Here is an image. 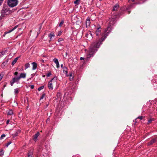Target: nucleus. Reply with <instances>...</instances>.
I'll return each mask as SVG.
<instances>
[{"label":"nucleus","mask_w":157,"mask_h":157,"mask_svg":"<svg viewBox=\"0 0 157 157\" xmlns=\"http://www.w3.org/2000/svg\"><path fill=\"white\" fill-rule=\"evenodd\" d=\"M116 17L111 18L110 19L109 25L107 28L105 30V33L102 34L101 38L96 39L95 41L92 42L91 44L89 51V54L87 58H89L93 57L94 54L98 51V48L103 42L109 33L111 32L112 28V25L115 22V18Z\"/></svg>","instance_id":"1"},{"label":"nucleus","mask_w":157,"mask_h":157,"mask_svg":"<svg viewBox=\"0 0 157 157\" xmlns=\"http://www.w3.org/2000/svg\"><path fill=\"white\" fill-rule=\"evenodd\" d=\"M18 2V0H8L7 2L8 6L11 7L16 6Z\"/></svg>","instance_id":"2"},{"label":"nucleus","mask_w":157,"mask_h":157,"mask_svg":"<svg viewBox=\"0 0 157 157\" xmlns=\"http://www.w3.org/2000/svg\"><path fill=\"white\" fill-rule=\"evenodd\" d=\"M11 13V11L10 10L9 8L7 7H3L1 11L2 15L3 16L5 15H7Z\"/></svg>","instance_id":"3"},{"label":"nucleus","mask_w":157,"mask_h":157,"mask_svg":"<svg viewBox=\"0 0 157 157\" xmlns=\"http://www.w3.org/2000/svg\"><path fill=\"white\" fill-rule=\"evenodd\" d=\"M20 79L18 77H15L10 81V85L11 86H13V84L16 82L17 83H19V80Z\"/></svg>","instance_id":"4"},{"label":"nucleus","mask_w":157,"mask_h":157,"mask_svg":"<svg viewBox=\"0 0 157 157\" xmlns=\"http://www.w3.org/2000/svg\"><path fill=\"white\" fill-rule=\"evenodd\" d=\"M129 9L128 8L126 7H123L121 9L119 12L117 13V15H115V16H120L124 14L123 12V11L125 10H128Z\"/></svg>","instance_id":"5"},{"label":"nucleus","mask_w":157,"mask_h":157,"mask_svg":"<svg viewBox=\"0 0 157 157\" xmlns=\"http://www.w3.org/2000/svg\"><path fill=\"white\" fill-rule=\"evenodd\" d=\"M101 29L100 26L97 27V29L95 31V33L97 36H99L101 34Z\"/></svg>","instance_id":"6"},{"label":"nucleus","mask_w":157,"mask_h":157,"mask_svg":"<svg viewBox=\"0 0 157 157\" xmlns=\"http://www.w3.org/2000/svg\"><path fill=\"white\" fill-rule=\"evenodd\" d=\"M157 142V137L153 138L152 140L147 144V146H149L152 145L154 143Z\"/></svg>","instance_id":"7"},{"label":"nucleus","mask_w":157,"mask_h":157,"mask_svg":"<svg viewBox=\"0 0 157 157\" xmlns=\"http://www.w3.org/2000/svg\"><path fill=\"white\" fill-rule=\"evenodd\" d=\"M55 78H56L55 77L51 79L50 81L48 83V87L49 89L52 90L53 89V86L52 82L55 79Z\"/></svg>","instance_id":"8"},{"label":"nucleus","mask_w":157,"mask_h":157,"mask_svg":"<svg viewBox=\"0 0 157 157\" xmlns=\"http://www.w3.org/2000/svg\"><path fill=\"white\" fill-rule=\"evenodd\" d=\"M33 149H30L27 153V157H33Z\"/></svg>","instance_id":"9"},{"label":"nucleus","mask_w":157,"mask_h":157,"mask_svg":"<svg viewBox=\"0 0 157 157\" xmlns=\"http://www.w3.org/2000/svg\"><path fill=\"white\" fill-rule=\"evenodd\" d=\"M63 69V72L64 73H65L66 76H68L69 75L68 74V68L65 66H64Z\"/></svg>","instance_id":"10"},{"label":"nucleus","mask_w":157,"mask_h":157,"mask_svg":"<svg viewBox=\"0 0 157 157\" xmlns=\"http://www.w3.org/2000/svg\"><path fill=\"white\" fill-rule=\"evenodd\" d=\"M40 135V133L39 132H37L36 134H35L33 136V140L35 141H36L38 137Z\"/></svg>","instance_id":"11"},{"label":"nucleus","mask_w":157,"mask_h":157,"mask_svg":"<svg viewBox=\"0 0 157 157\" xmlns=\"http://www.w3.org/2000/svg\"><path fill=\"white\" fill-rule=\"evenodd\" d=\"M26 74L25 73H21L18 77L20 79L21 78H26Z\"/></svg>","instance_id":"12"},{"label":"nucleus","mask_w":157,"mask_h":157,"mask_svg":"<svg viewBox=\"0 0 157 157\" xmlns=\"http://www.w3.org/2000/svg\"><path fill=\"white\" fill-rule=\"evenodd\" d=\"M75 77L74 73L73 72H71L69 74V80L71 81Z\"/></svg>","instance_id":"13"},{"label":"nucleus","mask_w":157,"mask_h":157,"mask_svg":"<svg viewBox=\"0 0 157 157\" xmlns=\"http://www.w3.org/2000/svg\"><path fill=\"white\" fill-rule=\"evenodd\" d=\"M21 132V130H17L16 132L13 134L12 135L13 137L15 139H16L15 137H16L18 135V134L20 133Z\"/></svg>","instance_id":"14"},{"label":"nucleus","mask_w":157,"mask_h":157,"mask_svg":"<svg viewBox=\"0 0 157 157\" xmlns=\"http://www.w3.org/2000/svg\"><path fill=\"white\" fill-rule=\"evenodd\" d=\"M90 24V18L89 17H88L86 19V27H87L88 26H89Z\"/></svg>","instance_id":"15"},{"label":"nucleus","mask_w":157,"mask_h":157,"mask_svg":"<svg viewBox=\"0 0 157 157\" xmlns=\"http://www.w3.org/2000/svg\"><path fill=\"white\" fill-rule=\"evenodd\" d=\"M32 64L33 65L32 69L35 70L37 68V63L34 62L32 63Z\"/></svg>","instance_id":"16"},{"label":"nucleus","mask_w":157,"mask_h":157,"mask_svg":"<svg viewBox=\"0 0 157 157\" xmlns=\"http://www.w3.org/2000/svg\"><path fill=\"white\" fill-rule=\"evenodd\" d=\"M119 7V5L117 4H115L113 7L112 10L113 11H116L117 10V9Z\"/></svg>","instance_id":"17"},{"label":"nucleus","mask_w":157,"mask_h":157,"mask_svg":"<svg viewBox=\"0 0 157 157\" xmlns=\"http://www.w3.org/2000/svg\"><path fill=\"white\" fill-rule=\"evenodd\" d=\"M85 36L87 38H91L92 37V34L91 32L89 31L85 35Z\"/></svg>","instance_id":"18"},{"label":"nucleus","mask_w":157,"mask_h":157,"mask_svg":"<svg viewBox=\"0 0 157 157\" xmlns=\"http://www.w3.org/2000/svg\"><path fill=\"white\" fill-rule=\"evenodd\" d=\"M17 26H16L15 27H14L12 29L9 31H6L4 33L5 34V35L6 34H7L8 33H10L11 32H12L15 29L17 28Z\"/></svg>","instance_id":"19"},{"label":"nucleus","mask_w":157,"mask_h":157,"mask_svg":"<svg viewBox=\"0 0 157 157\" xmlns=\"http://www.w3.org/2000/svg\"><path fill=\"white\" fill-rule=\"evenodd\" d=\"M55 35L53 33H50L48 35V36L50 37V41L51 40H52V37H54Z\"/></svg>","instance_id":"20"},{"label":"nucleus","mask_w":157,"mask_h":157,"mask_svg":"<svg viewBox=\"0 0 157 157\" xmlns=\"http://www.w3.org/2000/svg\"><path fill=\"white\" fill-rule=\"evenodd\" d=\"M18 58L17 57H16L14 59L11 63L12 65H13L16 63L18 59Z\"/></svg>","instance_id":"21"},{"label":"nucleus","mask_w":157,"mask_h":157,"mask_svg":"<svg viewBox=\"0 0 157 157\" xmlns=\"http://www.w3.org/2000/svg\"><path fill=\"white\" fill-rule=\"evenodd\" d=\"M30 65L29 63H26L25 65V69H26L27 68L30 67Z\"/></svg>","instance_id":"22"},{"label":"nucleus","mask_w":157,"mask_h":157,"mask_svg":"<svg viewBox=\"0 0 157 157\" xmlns=\"http://www.w3.org/2000/svg\"><path fill=\"white\" fill-rule=\"evenodd\" d=\"M4 150L2 149L0 151V155L2 156L4 155Z\"/></svg>","instance_id":"23"},{"label":"nucleus","mask_w":157,"mask_h":157,"mask_svg":"<svg viewBox=\"0 0 157 157\" xmlns=\"http://www.w3.org/2000/svg\"><path fill=\"white\" fill-rule=\"evenodd\" d=\"M154 118H150V119L148 120V122L147 123V124H148L149 123H151L152 121H154Z\"/></svg>","instance_id":"24"},{"label":"nucleus","mask_w":157,"mask_h":157,"mask_svg":"<svg viewBox=\"0 0 157 157\" xmlns=\"http://www.w3.org/2000/svg\"><path fill=\"white\" fill-rule=\"evenodd\" d=\"M67 90H65V94H64V96H68L69 94V92L67 91Z\"/></svg>","instance_id":"25"},{"label":"nucleus","mask_w":157,"mask_h":157,"mask_svg":"<svg viewBox=\"0 0 157 157\" xmlns=\"http://www.w3.org/2000/svg\"><path fill=\"white\" fill-rule=\"evenodd\" d=\"M45 95H45V93H43L40 98V100L43 99L44 98V97L45 96Z\"/></svg>","instance_id":"26"},{"label":"nucleus","mask_w":157,"mask_h":157,"mask_svg":"<svg viewBox=\"0 0 157 157\" xmlns=\"http://www.w3.org/2000/svg\"><path fill=\"white\" fill-rule=\"evenodd\" d=\"M13 114V112L12 110H10L8 113V115H11Z\"/></svg>","instance_id":"27"},{"label":"nucleus","mask_w":157,"mask_h":157,"mask_svg":"<svg viewBox=\"0 0 157 157\" xmlns=\"http://www.w3.org/2000/svg\"><path fill=\"white\" fill-rule=\"evenodd\" d=\"M53 61L56 63H57L59 62L58 60L56 58H54L53 60Z\"/></svg>","instance_id":"28"},{"label":"nucleus","mask_w":157,"mask_h":157,"mask_svg":"<svg viewBox=\"0 0 157 157\" xmlns=\"http://www.w3.org/2000/svg\"><path fill=\"white\" fill-rule=\"evenodd\" d=\"M80 0H76L74 1V3L75 4L78 5L79 4V2Z\"/></svg>","instance_id":"29"},{"label":"nucleus","mask_w":157,"mask_h":157,"mask_svg":"<svg viewBox=\"0 0 157 157\" xmlns=\"http://www.w3.org/2000/svg\"><path fill=\"white\" fill-rule=\"evenodd\" d=\"M14 92L16 94H18L19 93V90L18 88H16L14 90Z\"/></svg>","instance_id":"30"},{"label":"nucleus","mask_w":157,"mask_h":157,"mask_svg":"<svg viewBox=\"0 0 157 157\" xmlns=\"http://www.w3.org/2000/svg\"><path fill=\"white\" fill-rule=\"evenodd\" d=\"M144 117L143 116H140L138 117L137 118V119H140V120H141Z\"/></svg>","instance_id":"31"},{"label":"nucleus","mask_w":157,"mask_h":157,"mask_svg":"<svg viewBox=\"0 0 157 157\" xmlns=\"http://www.w3.org/2000/svg\"><path fill=\"white\" fill-rule=\"evenodd\" d=\"M44 86H42L40 87H39L38 88V90L39 91H40L41 90L43 89L44 88Z\"/></svg>","instance_id":"32"},{"label":"nucleus","mask_w":157,"mask_h":157,"mask_svg":"<svg viewBox=\"0 0 157 157\" xmlns=\"http://www.w3.org/2000/svg\"><path fill=\"white\" fill-rule=\"evenodd\" d=\"M64 23V21L63 20L59 24V26H61Z\"/></svg>","instance_id":"33"},{"label":"nucleus","mask_w":157,"mask_h":157,"mask_svg":"<svg viewBox=\"0 0 157 157\" xmlns=\"http://www.w3.org/2000/svg\"><path fill=\"white\" fill-rule=\"evenodd\" d=\"M6 136V135H5L3 134H2L1 136V137H0V139L2 140L3 139V138L4 137H5Z\"/></svg>","instance_id":"34"},{"label":"nucleus","mask_w":157,"mask_h":157,"mask_svg":"<svg viewBox=\"0 0 157 157\" xmlns=\"http://www.w3.org/2000/svg\"><path fill=\"white\" fill-rule=\"evenodd\" d=\"M51 75L52 74L51 72H49L46 75L47 76V77H48Z\"/></svg>","instance_id":"35"},{"label":"nucleus","mask_w":157,"mask_h":157,"mask_svg":"<svg viewBox=\"0 0 157 157\" xmlns=\"http://www.w3.org/2000/svg\"><path fill=\"white\" fill-rule=\"evenodd\" d=\"M11 143V142L10 141L8 142L7 144L6 145V146L7 147Z\"/></svg>","instance_id":"36"},{"label":"nucleus","mask_w":157,"mask_h":157,"mask_svg":"<svg viewBox=\"0 0 157 157\" xmlns=\"http://www.w3.org/2000/svg\"><path fill=\"white\" fill-rule=\"evenodd\" d=\"M56 67L57 68H59V63H56Z\"/></svg>","instance_id":"37"},{"label":"nucleus","mask_w":157,"mask_h":157,"mask_svg":"<svg viewBox=\"0 0 157 157\" xmlns=\"http://www.w3.org/2000/svg\"><path fill=\"white\" fill-rule=\"evenodd\" d=\"M61 33H62V32H61V31H59V32H58V36H60V35H61Z\"/></svg>","instance_id":"38"},{"label":"nucleus","mask_w":157,"mask_h":157,"mask_svg":"<svg viewBox=\"0 0 157 157\" xmlns=\"http://www.w3.org/2000/svg\"><path fill=\"white\" fill-rule=\"evenodd\" d=\"M3 77V75L0 74V81L2 79Z\"/></svg>","instance_id":"39"},{"label":"nucleus","mask_w":157,"mask_h":157,"mask_svg":"<svg viewBox=\"0 0 157 157\" xmlns=\"http://www.w3.org/2000/svg\"><path fill=\"white\" fill-rule=\"evenodd\" d=\"M63 40V39L62 38H59L58 39V41L59 42Z\"/></svg>","instance_id":"40"},{"label":"nucleus","mask_w":157,"mask_h":157,"mask_svg":"<svg viewBox=\"0 0 157 157\" xmlns=\"http://www.w3.org/2000/svg\"><path fill=\"white\" fill-rule=\"evenodd\" d=\"M18 73L17 72V71L15 72L14 74V75L16 76L17 75H18Z\"/></svg>","instance_id":"41"},{"label":"nucleus","mask_w":157,"mask_h":157,"mask_svg":"<svg viewBox=\"0 0 157 157\" xmlns=\"http://www.w3.org/2000/svg\"><path fill=\"white\" fill-rule=\"evenodd\" d=\"M34 87V85H31L30 88L31 89H33Z\"/></svg>","instance_id":"42"},{"label":"nucleus","mask_w":157,"mask_h":157,"mask_svg":"<svg viewBox=\"0 0 157 157\" xmlns=\"http://www.w3.org/2000/svg\"><path fill=\"white\" fill-rule=\"evenodd\" d=\"M5 51H2L1 52V53L2 55H3L5 54Z\"/></svg>","instance_id":"43"},{"label":"nucleus","mask_w":157,"mask_h":157,"mask_svg":"<svg viewBox=\"0 0 157 157\" xmlns=\"http://www.w3.org/2000/svg\"><path fill=\"white\" fill-rule=\"evenodd\" d=\"M138 121H137V118L135 119V124H136V123H137Z\"/></svg>","instance_id":"44"},{"label":"nucleus","mask_w":157,"mask_h":157,"mask_svg":"<svg viewBox=\"0 0 157 157\" xmlns=\"http://www.w3.org/2000/svg\"><path fill=\"white\" fill-rule=\"evenodd\" d=\"M41 27H42L41 25H40V27H39V30H38V31H39V32H40V29H41Z\"/></svg>","instance_id":"45"},{"label":"nucleus","mask_w":157,"mask_h":157,"mask_svg":"<svg viewBox=\"0 0 157 157\" xmlns=\"http://www.w3.org/2000/svg\"><path fill=\"white\" fill-rule=\"evenodd\" d=\"M9 122H10V120H7V121H6V124H8L9 123Z\"/></svg>","instance_id":"46"},{"label":"nucleus","mask_w":157,"mask_h":157,"mask_svg":"<svg viewBox=\"0 0 157 157\" xmlns=\"http://www.w3.org/2000/svg\"><path fill=\"white\" fill-rule=\"evenodd\" d=\"M84 59V58H83V57H80V59L81 60H83Z\"/></svg>","instance_id":"47"},{"label":"nucleus","mask_w":157,"mask_h":157,"mask_svg":"<svg viewBox=\"0 0 157 157\" xmlns=\"http://www.w3.org/2000/svg\"><path fill=\"white\" fill-rule=\"evenodd\" d=\"M60 66H61V67H62L63 69V67H64V66H63V64H61Z\"/></svg>","instance_id":"48"},{"label":"nucleus","mask_w":157,"mask_h":157,"mask_svg":"<svg viewBox=\"0 0 157 157\" xmlns=\"http://www.w3.org/2000/svg\"><path fill=\"white\" fill-rule=\"evenodd\" d=\"M41 61L42 62H43V63H44V60H43V59H42V60H41Z\"/></svg>","instance_id":"49"},{"label":"nucleus","mask_w":157,"mask_h":157,"mask_svg":"<svg viewBox=\"0 0 157 157\" xmlns=\"http://www.w3.org/2000/svg\"><path fill=\"white\" fill-rule=\"evenodd\" d=\"M131 12V11H128V14H129Z\"/></svg>","instance_id":"50"},{"label":"nucleus","mask_w":157,"mask_h":157,"mask_svg":"<svg viewBox=\"0 0 157 157\" xmlns=\"http://www.w3.org/2000/svg\"><path fill=\"white\" fill-rule=\"evenodd\" d=\"M58 94L59 95V96L60 95V93H58L57 94V96H58Z\"/></svg>","instance_id":"51"},{"label":"nucleus","mask_w":157,"mask_h":157,"mask_svg":"<svg viewBox=\"0 0 157 157\" xmlns=\"http://www.w3.org/2000/svg\"><path fill=\"white\" fill-rule=\"evenodd\" d=\"M132 1V2H134L135 1V0H131Z\"/></svg>","instance_id":"52"},{"label":"nucleus","mask_w":157,"mask_h":157,"mask_svg":"<svg viewBox=\"0 0 157 157\" xmlns=\"http://www.w3.org/2000/svg\"><path fill=\"white\" fill-rule=\"evenodd\" d=\"M43 77H45V75H43Z\"/></svg>","instance_id":"53"},{"label":"nucleus","mask_w":157,"mask_h":157,"mask_svg":"<svg viewBox=\"0 0 157 157\" xmlns=\"http://www.w3.org/2000/svg\"><path fill=\"white\" fill-rule=\"evenodd\" d=\"M32 75H33L34 76V74H33Z\"/></svg>","instance_id":"54"},{"label":"nucleus","mask_w":157,"mask_h":157,"mask_svg":"<svg viewBox=\"0 0 157 157\" xmlns=\"http://www.w3.org/2000/svg\"><path fill=\"white\" fill-rule=\"evenodd\" d=\"M71 40H73V38H72L71 39Z\"/></svg>","instance_id":"55"},{"label":"nucleus","mask_w":157,"mask_h":157,"mask_svg":"<svg viewBox=\"0 0 157 157\" xmlns=\"http://www.w3.org/2000/svg\"><path fill=\"white\" fill-rule=\"evenodd\" d=\"M101 0H100V1H101Z\"/></svg>","instance_id":"56"}]
</instances>
